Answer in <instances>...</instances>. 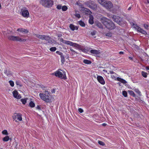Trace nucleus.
<instances>
[{"label": "nucleus", "instance_id": "1", "mask_svg": "<svg viewBox=\"0 0 149 149\" xmlns=\"http://www.w3.org/2000/svg\"><path fill=\"white\" fill-rule=\"evenodd\" d=\"M59 40L60 41L62 42L63 43L74 47L76 49L81 50L83 52L87 53L88 52V50L84 48L83 46L76 43L70 41L64 40L62 38H60Z\"/></svg>", "mask_w": 149, "mask_h": 149}, {"label": "nucleus", "instance_id": "2", "mask_svg": "<svg viewBox=\"0 0 149 149\" xmlns=\"http://www.w3.org/2000/svg\"><path fill=\"white\" fill-rule=\"evenodd\" d=\"M101 21L105 27L109 29H113L115 28V25L113 22L107 18L103 17L101 18Z\"/></svg>", "mask_w": 149, "mask_h": 149}, {"label": "nucleus", "instance_id": "3", "mask_svg": "<svg viewBox=\"0 0 149 149\" xmlns=\"http://www.w3.org/2000/svg\"><path fill=\"white\" fill-rule=\"evenodd\" d=\"M53 74L56 77L61 79L65 80L66 79L65 72V71L59 69L55 72Z\"/></svg>", "mask_w": 149, "mask_h": 149}, {"label": "nucleus", "instance_id": "4", "mask_svg": "<svg viewBox=\"0 0 149 149\" xmlns=\"http://www.w3.org/2000/svg\"><path fill=\"white\" fill-rule=\"evenodd\" d=\"M112 18L113 21L117 23L120 26H124L126 25V22L125 21L122 20L121 18L118 16L113 15Z\"/></svg>", "mask_w": 149, "mask_h": 149}, {"label": "nucleus", "instance_id": "5", "mask_svg": "<svg viewBox=\"0 0 149 149\" xmlns=\"http://www.w3.org/2000/svg\"><path fill=\"white\" fill-rule=\"evenodd\" d=\"M49 95L50 93H49L47 91H45L44 93H40L39 96L42 100L47 102H49L51 101Z\"/></svg>", "mask_w": 149, "mask_h": 149}, {"label": "nucleus", "instance_id": "6", "mask_svg": "<svg viewBox=\"0 0 149 149\" xmlns=\"http://www.w3.org/2000/svg\"><path fill=\"white\" fill-rule=\"evenodd\" d=\"M40 3L44 7L50 8L54 5V1L52 0H41Z\"/></svg>", "mask_w": 149, "mask_h": 149}, {"label": "nucleus", "instance_id": "7", "mask_svg": "<svg viewBox=\"0 0 149 149\" xmlns=\"http://www.w3.org/2000/svg\"><path fill=\"white\" fill-rule=\"evenodd\" d=\"M131 25L132 27L135 29V30H136L137 31L145 35L147 34V33L145 31L143 30L137 24L132 23V24L131 23Z\"/></svg>", "mask_w": 149, "mask_h": 149}, {"label": "nucleus", "instance_id": "8", "mask_svg": "<svg viewBox=\"0 0 149 149\" xmlns=\"http://www.w3.org/2000/svg\"><path fill=\"white\" fill-rule=\"evenodd\" d=\"M8 39L13 41H18L21 42H24L26 41L25 39L21 38L18 36H10L8 37Z\"/></svg>", "mask_w": 149, "mask_h": 149}, {"label": "nucleus", "instance_id": "9", "mask_svg": "<svg viewBox=\"0 0 149 149\" xmlns=\"http://www.w3.org/2000/svg\"><path fill=\"white\" fill-rule=\"evenodd\" d=\"M86 4L87 6L94 10H95L97 9V6L93 2H87L86 3Z\"/></svg>", "mask_w": 149, "mask_h": 149}, {"label": "nucleus", "instance_id": "10", "mask_svg": "<svg viewBox=\"0 0 149 149\" xmlns=\"http://www.w3.org/2000/svg\"><path fill=\"white\" fill-rule=\"evenodd\" d=\"M13 120L15 122H18V121H21L22 120V115L18 113H15L13 116Z\"/></svg>", "mask_w": 149, "mask_h": 149}, {"label": "nucleus", "instance_id": "11", "mask_svg": "<svg viewBox=\"0 0 149 149\" xmlns=\"http://www.w3.org/2000/svg\"><path fill=\"white\" fill-rule=\"evenodd\" d=\"M102 6L107 9H109L113 7V5L111 1H107Z\"/></svg>", "mask_w": 149, "mask_h": 149}, {"label": "nucleus", "instance_id": "12", "mask_svg": "<svg viewBox=\"0 0 149 149\" xmlns=\"http://www.w3.org/2000/svg\"><path fill=\"white\" fill-rule=\"evenodd\" d=\"M22 15L24 17L27 18L29 16V13L26 8H24L21 10Z\"/></svg>", "mask_w": 149, "mask_h": 149}, {"label": "nucleus", "instance_id": "13", "mask_svg": "<svg viewBox=\"0 0 149 149\" xmlns=\"http://www.w3.org/2000/svg\"><path fill=\"white\" fill-rule=\"evenodd\" d=\"M12 93L13 96L15 98L17 99H19L21 98V95L19 94L17 91L16 90L13 91Z\"/></svg>", "mask_w": 149, "mask_h": 149}, {"label": "nucleus", "instance_id": "14", "mask_svg": "<svg viewBox=\"0 0 149 149\" xmlns=\"http://www.w3.org/2000/svg\"><path fill=\"white\" fill-rule=\"evenodd\" d=\"M97 79L98 81L102 85H104L105 84V81L103 77L100 76H97Z\"/></svg>", "mask_w": 149, "mask_h": 149}, {"label": "nucleus", "instance_id": "15", "mask_svg": "<svg viewBox=\"0 0 149 149\" xmlns=\"http://www.w3.org/2000/svg\"><path fill=\"white\" fill-rule=\"evenodd\" d=\"M38 38L42 40H48L50 39L49 37L48 36L40 35H38Z\"/></svg>", "mask_w": 149, "mask_h": 149}, {"label": "nucleus", "instance_id": "16", "mask_svg": "<svg viewBox=\"0 0 149 149\" xmlns=\"http://www.w3.org/2000/svg\"><path fill=\"white\" fill-rule=\"evenodd\" d=\"M17 31L19 32L24 33H27L29 32V31L28 30L23 28L18 29Z\"/></svg>", "mask_w": 149, "mask_h": 149}, {"label": "nucleus", "instance_id": "17", "mask_svg": "<svg viewBox=\"0 0 149 149\" xmlns=\"http://www.w3.org/2000/svg\"><path fill=\"white\" fill-rule=\"evenodd\" d=\"M83 10L84 11V13L87 15H91L92 14V12L90 10L87 8H83Z\"/></svg>", "mask_w": 149, "mask_h": 149}, {"label": "nucleus", "instance_id": "18", "mask_svg": "<svg viewBox=\"0 0 149 149\" xmlns=\"http://www.w3.org/2000/svg\"><path fill=\"white\" fill-rule=\"evenodd\" d=\"M90 52L92 54L96 55H98L100 53L99 51L94 49L91 50Z\"/></svg>", "mask_w": 149, "mask_h": 149}, {"label": "nucleus", "instance_id": "19", "mask_svg": "<svg viewBox=\"0 0 149 149\" xmlns=\"http://www.w3.org/2000/svg\"><path fill=\"white\" fill-rule=\"evenodd\" d=\"M69 27L71 30L73 31L74 30H77L78 29V27L77 26H75L74 25L71 24H70Z\"/></svg>", "mask_w": 149, "mask_h": 149}, {"label": "nucleus", "instance_id": "20", "mask_svg": "<svg viewBox=\"0 0 149 149\" xmlns=\"http://www.w3.org/2000/svg\"><path fill=\"white\" fill-rule=\"evenodd\" d=\"M117 80L124 84H126L127 83V81L119 77H117Z\"/></svg>", "mask_w": 149, "mask_h": 149}, {"label": "nucleus", "instance_id": "21", "mask_svg": "<svg viewBox=\"0 0 149 149\" xmlns=\"http://www.w3.org/2000/svg\"><path fill=\"white\" fill-rule=\"evenodd\" d=\"M89 22L90 24H93L94 23L93 17L92 16H90L89 20Z\"/></svg>", "mask_w": 149, "mask_h": 149}, {"label": "nucleus", "instance_id": "22", "mask_svg": "<svg viewBox=\"0 0 149 149\" xmlns=\"http://www.w3.org/2000/svg\"><path fill=\"white\" fill-rule=\"evenodd\" d=\"M83 63L86 64H89L91 63V62L90 60L87 59H84L83 61Z\"/></svg>", "mask_w": 149, "mask_h": 149}, {"label": "nucleus", "instance_id": "23", "mask_svg": "<svg viewBox=\"0 0 149 149\" xmlns=\"http://www.w3.org/2000/svg\"><path fill=\"white\" fill-rule=\"evenodd\" d=\"M98 2L102 6L107 0H98Z\"/></svg>", "mask_w": 149, "mask_h": 149}, {"label": "nucleus", "instance_id": "24", "mask_svg": "<svg viewBox=\"0 0 149 149\" xmlns=\"http://www.w3.org/2000/svg\"><path fill=\"white\" fill-rule=\"evenodd\" d=\"M9 140V136H5L3 139V140L4 141H7Z\"/></svg>", "mask_w": 149, "mask_h": 149}, {"label": "nucleus", "instance_id": "25", "mask_svg": "<svg viewBox=\"0 0 149 149\" xmlns=\"http://www.w3.org/2000/svg\"><path fill=\"white\" fill-rule=\"evenodd\" d=\"M27 99V98H22L20 100L23 104H25L26 102Z\"/></svg>", "mask_w": 149, "mask_h": 149}, {"label": "nucleus", "instance_id": "26", "mask_svg": "<svg viewBox=\"0 0 149 149\" xmlns=\"http://www.w3.org/2000/svg\"><path fill=\"white\" fill-rule=\"evenodd\" d=\"M78 23L82 27H84L85 26V24L84 22L81 20L79 21Z\"/></svg>", "mask_w": 149, "mask_h": 149}, {"label": "nucleus", "instance_id": "27", "mask_svg": "<svg viewBox=\"0 0 149 149\" xmlns=\"http://www.w3.org/2000/svg\"><path fill=\"white\" fill-rule=\"evenodd\" d=\"M61 61L62 63H64L65 61V57L62 54L61 56Z\"/></svg>", "mask_w": 149, "mask_h": 149}, {"label": "nucleus", "instance_id": "28", "mask_svg": "<svg viewBox=\"0 0 149 149\" xmlns=\"http://www.w3.org/2000/svg\"><path fill=\"white\" fill-rule=\"evenodd\" d=\"M2 134H3L8 136V133L6 130H5L2 132Z\"/></svg>", "mask_w": 149, "mask_h": 149}, {"label": "nucleus", "instance_id": "29", "mask_svg": "<svg viewBox=\"0 0 149 149\" xmlns=\"http://www.w3.org/2000/svg\"><path fill=\"white\" fill-rule=\"evenodd\" d=\"M96 25L98 27L102 29L103 28V26L100 22H97L96 23Z\"/></svg>", "mask_w": 149, "mask_h": 149}, {"label": "nucleus", "instance_id": "30", "mask_svg": "<svg viewBox=\"0 0 149 149\" xmlns=\"http://www.w3.org/2000/svg\"><path fill=\"white\" fill-rule=\"evenodd\" d=\"M143 26L144 28L146 29H149V24H144L143 25Z\"/></svg>", "mask_w": 149, "mask_h": 149}, {"label": "nucleus", "instance_id": "31", "mask_svg": "<svg viewBox=\"0 0 149 149\" xmlns=\"http://www.w3.org/2000/svg\"><path fill=\"white\" fill-rule=\"evenodd\" d=\"M74 15L76 17L78 18H79L81 17L80 14L78 13L76 11H75Z\"/></svg>", "mask_w": 149, "mask_h": 149}, {"label": "nucleus", "instance_id": "32", "mask_svg": "<svg viewBox=\"0 0 149 149\" xmlns=\"http://www.w3.org/2000/svg\"><path fill=\"white\" fill-rule=\"evenodd\" d=\"M116 74H113V75H111V78L115 80H117V77H116Z\"/></svg>", "mask_w": 149, "mask_h": 149}, {"label": "nucleus", "instance_id": "33", "mask_svg": "<svg viewBox=\"0 0 149 149\" xmlns=\"http://www.w3.org/2000/svg\"><path fill=\"white\" fill-rule=\"evenodd\" d=\"M29 105L31 107H35V104L33 102L31 101L30 102Z\"/></svg>", "mask_w": 149, "mask_h": 149}, {"label": "nucleus", "instance_id": "34", "mask_svg": "<svg viewBox=\"0 0 149 149\" xmlns=\"http://www.w3.org/2000/svg\"><path fill=\"white\" fill-rule=\"evenodd\" d=\"M61 9L63 11H66L67 10L68 8L66 6H62Z\"/></svg>", "mask_w": 149, "mask_h": 149}, {"label": "nucleus", "instance_id": "35", "mask_svg": "<svg viewBox=\"0 0 149 149\" xmlns=\"http://www.w3.org/2000/svg\"><path fill=\"white\" fill-rule=\"evenodd\" d=\"M141 74L143 77L145 78H146L147 77V73L144 71L141 72Z\"/></svg>", "mask_w": 149, "mask_h": 149}, {"label": "nucleus", "instance_id": "36", "mask_svg": "<svg viewBox=\"0 0 149 149\" xmlns=\"http://www.w3.org/2000/svg\"><path fill=\"white\" fill-rule=\"evenodd\" d=\"M9 83L10 86L12 87H13L14 85V82L12 80H10L9 81Z\"/></svg>", "mask_w": 149, "mask_h": 149}, {"label": "nucleus", "instance_id": "37", "mask_svg": "<svg viewBox=\"0 0 149 149\" xmlns=\"http://www.w3.org/2000/svg\"><path fill=\"white\" fill-rule=\"evenodd\" d=\"M56 49V48L55 47H53L51 48L49 50H50L52 52H55Z\"/></svg>", "mask_w": 149, "mask_h": 149}, {"label": "nucleus", "instance_id": "38", "mask_svg": "<svg viewBox=\"0 0 149 149\" xmlns=\"http://www.w3.org/2000/svg\"><path fill=\"white\" fill-rule=\"evenodd\" d=\"M129 93L130 94L132 95L133 97H134L135 96V95L134 94V92L132 91H129Z\"/></svg>", "mask_w": 149, "mask_h": 149}, {"label": "nucleus", "instance_id": "39", "mask_svg": "<svg viewBox=\"0 0 149 149\" xmlns=\"http://www.w3.org/2000/svg\"><path fill=\"white\" fill-rule=\"evenodd\" d=\"M123 95L125 97H126L127 96V92L125 91H123Z\"/></svg>", "mask_w": 149, "mask_h": 149}, {"label": "nucleus", "instance_id": "40", "mask_svg": "<svg viewBox=\"0 0 149 149\" xmlns=\"http://www.w3.org/2000/svg\"><path fill=\"white\" fill-rule=\"evenodd\" d=\"M98 143L100 145H101L103 146L105 145L104 143L101 141H98Z\"/></svg>", "mask_w": 149, "mask_h": 149}, {"label": "nucleus", "instance_id": "41", "mask_svg": "<svg viewBox=\"0 0 149 149\" xmlns=\"http://www.w3.org/2000/svg\"><path fill=\"white\" fill-rule=\"evenodd\" d=\"M106 36L109 37H111L112 36V33L111 32H109L106 34Z\"/></svg>", "mask_w": 149, "mask_h": 149}, {"label": "nucleus", "instance_id": "42", "mask_svg": "<svg viewBox=\"0 0 149 149\" xmlns=\"http://www.w3.org/2000/svg\"><path fill=\"white\" fill-rule=\"evenodd\" d=\"M62 6L61 4H59L57 6L56 8L58 10H60L62 8Z\"/></svg>", "mask_w": 149, "mask_h": 149}, {"label": "nucleus", "instance_id": "43", "mask_svg": "<svg viewBox=\"0 0 149 149\" xmlns=\"http://www.w3.org/2000/svg\"><path fill=\"white\" fill-rule=\"evenodd\" d=\"M15 84L17 86H19L20 87L22 86V85L20 82L18 81H16L15 82Z\"/></svg>", "mask_w": 149, "mask_h": 149}, {"label": "nucleus", "instance_id": "44", "mask_svg": "<svg viewBox=\"0 0 149 149\" xmlns=\"http://www.w3.org/2000/svg\"><path fill=\"white\" fill-rule=\"evenodd\" d=\"M96 33V31H93L91 32V34L93 36H94L95 35Z\"/></svg>", "mask_w": 149, "mask_h": 149}, {"label": "nucleus", "instance_id": "45", "mask_svg": "<svg viewBox=\"0 0 149 149\" xmlns=\"http://www.w3.org/2000/svg\"><path fill=\"white\" fill-rule=\"evenodd\" d=\"M70 50L72 52V54H74L75 53H77L75 51H74L72 48H70Z\"/></svg>", "mask_w": 149, "mask_h": 149}, {"label": "nucleus", "instance_id": "46", "mask_svg": "<svg viewBox=\"0 0 149 149\" xmlns=\"http://www.w3.org/2000/svg\"><path fill=\"white\" fill-rule=\"evenodd\" d=\"M56 53L57 54H59L60 56H61V55H62L63 54V53H62L60 52L59 51H56Z\"/></svg>", "mask_w": 149, "mask_h": 149}, {"label": "nucleus", "instance_id": "47", "mask_svg": "<svg viewBox=\"0 0 149 149\" xmlns=\"http://www.w3.org/2000/svg\"><path fill=\"white\" fill-rule=\"evenodd\" d=\"M78 111L80 113H82L83 112V110L81 108L79 109Z\"/></svg>", "mask_w": 149, "mask_h": 149}, {"label": "nucleus", "instance_id": "48", "mask_svg": "<svg viewBox=\"0 0 149 149\" xmlns=\"http://www.w3.org/2000/svg\"><path fill=\"white\" fill-rule=\"evenodd\" d=\"M129 58L130 59V60H133V57H130V56H129Z\"/></svg>", "mask_w": 149, "mask_h": 149}, {"label": "nucleus", "instance_id": "49", "mask_svg": "<svg viewBox=\"0 0 149 149\" xmlns=\"http://www.w3.org/2000/svg\"><path fill=\"white\" fill-rule=\"evenodd\" d=\"M110 73L111 74H114V72L113 71H110Z\"/></svg>", "mask_w": 149, "mask_h": 149}, {"label": "nucleus", "instance_id": "50", "mask_svg": "<svg viewBox=\"0 0 149 149\" xmlns=\"http://www.w3.org/2000/svg\"><path fill=\"white\" fill-rule=\"evenodd\" d=\"M136 92L139 95H140L141 94V93L140 92L139 90H138Z\"/></svg>", "mask_w": 149, "mask_h": 149}, {"label": "nucleus", "instance_id": "51", "mask_svg": "<svg viewBox=\"0 0 149 149\" xmlns=\"http://www.w3.org/2000/svg\"><path fill=\"white\" fill-rule=\"evenodd\" d=\"M119 54H124V53L123 52H119Z\"/></svg>", "mask_w": 149, "mask_h": 149}, {"label": "nucleus", "instance_id": "52", "mask_svg": "<svg viewBox=\"0 0 149 149\" xmlns=\"http://www.w3.org/2000/svg\"><path fill=\"white\" fill-rule=\"evenodd\" d=\"M62 36V35L61 34H60L58 35V37H61Z\"/></svg>", "mask_w": 149, "mask_h": 149}, {"label": "nucleus", "instance_id": "53", "mask_svg": "<svg viewBox=\"0 0 149 149\" xmlns=\"http://www.w3.org/2000/svg\"><path fill=\"white\" fill-rule=\"evenodd\" d=\"M146 69L147 70H149V66H147L146 67Z\"/></svg>", "mask_w": 149, "mask_h": 149}, {"label": "nucleus", "instance_id": "54", "mask_svg": "<svg viewBox=\"0 0 149 149\" xmlns=\"http://www.w3.org/2000/svg\"><path fill=\"white\" fill-rule=\"evenodd\" d=\"M131 7H129L128 8V10H131Z\"/></svg>", "mask_w": 149, "mask_h": 149}, {"label": "nucleus", "instance_id": "55", "mask_svg": "<svg viewBox=\"0 0 149 149\" xmlns=\"http://www.w3.org/2000/svg\"><path fill=\"white\" fill-rule=\"evenodd\" d=\"M40 109V107L38 106V109Z\"/></svg>", "mask_w": 149, "mask_h": 149}, {"label": "nucleus", "instance_id": "56", "mask_svg": "<svg viewBox=\"0 0 149 149\" xmlns=\"http://www.w3.org/2000/svg\"><path fill=\"white\" fill-rule=\"evenodd\" d=\"M147 2L148 3H149V0H147Z\"/></svg>", "mask_w": 149, "mask_h": 149}, {"label": "nucleus", "instance_id": "57", "mask_svg": "<svg viewBox=\"0 0 149 149\" xmlns=\"http://www.w3.org/2000/svg\"><path fill=\"white\" fill-rule=\"evenodd\" d=\"M1 8V4L0 3V9Z\"/></svg>", "mask_w": 149, "mask_h": 149}, {"label": "nucleus", "instance_id": "58", "mask_svg": "<svg viewBox=\"0 0 149 149\" xmlns=\"http://www.w3.org/2000/svg\"><path fill=\"white\" fill-rule=\"evenodd\" d=\"M102 125H103V126H105V123H103V124Z\"/></svg>", "mask_w": 149, "mask_h": 149}]
</instances>
